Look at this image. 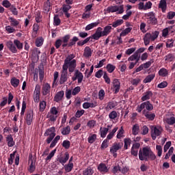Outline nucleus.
Listing matches in <instances>:
<instances>
[{
    "label": "nucleus",
    "instance_id": "8fccbe9b",
    "mask_svg": "<svg viewBox=\"0 0 175 175\" xmlns=\"http://www.w3.org/2000/svg\"><path fill=\"white\" fill-rule=\"evenodd\" d=\"M79 41V38L74 36L68 44V47H72V46H75L76 42Z\"/></svg>",
    "mask_w": 175,
    "mask_h": 175
},
{
    "label": "nucleus",
    "instance_id": "473e14b6",
    "mask_svg": "<svg viewBox=\"0 0 175 175\" xmlns=\"http://www.w3.org/2000/svg\"><path fill=\"white\" fill-rule=\"evenodd\" d=\"M38 31H39V25L34 24L33 25L32 38H35L38 36Z\"/></svg>",
    "mask_w": 175,
    "mask_h": 175
},
{
    "label": "nucleus",
    "instance_id": "bb28decb",
    "mask_svg": "<svg viewBox=\"0 0 175 175\" xmlns=\"http://www.w3.org/2000/svg\"><path fill=\"white\" fill-rule=\"evenodd\" d=\"M128 61H135V63L137 64V62L140 61V56L137 53H135L133 55H132L128 58Z\"/></svg>",
    "mask_w": 175,
    "mask_h": 175
},
{
    "label": "nucleus",
    "instance_id": "c03bdc74",
    "mask_svg": "<svg viewBox=\"0 0 175 175\" xmlns=\"http://www.w3.org/2000/svg\"><path fill=\"white\" fill-rule=\"evenodd\" d=\"M159 8L162 10V12H165L166 10V0H161Z\"/></svg>",
    "mask_w": 175,
    "mask_h": 175
},
{
    "label": "nucleus",
    "instance_id": "423d86ee",
    "mask_svg": "<svg viewBox=\"0 0 175 175\" xmlns=\"http://www.w3.org/2000/svg\"><path fill=\"white\" fill-rule=\"evenodd\" d=\"M144 109L148 110V111H151V110H153L154 106L150 101H146L138 105L136 110L138 113H142V111L144 110Z\"/></svg>",
    "mask_w": 175,
    "mask_h": 175
},
{
    "label": "nucleus",
    "instance_id": "4be33fe9",
    "mask_svg": "<svg viewBox=\"0 0 175 175\" xmlns=\"http://www.w3.org/2000/svg\"><path fill=\"white\" fill-rule=\"evenodd\" d=\"M69 160V153L66 152L64 154V157H60L57 159L58 162H59V163H62V165H65V163H66V162H68V161Z\"/></svg>",
    "mask_w": 175,
    "mask_h": 175
},
{
    "label": "nucleus",
    "instance_id": "f3484780",
    "mask_svg": "<svg viewBox=\"0 0 175 175\" xmlns=\"http://www.w3.org/2000/svg\"><path fill=\"white\" fill-rule=\"evenodd\" d=\"M153 95L154 94L152 93V91L148 90L143 94L142 97L141 98V100H142V102L149 100V99H151V98H152Z\"/></svg>",
    "mask_w": 175,
    "mask_h": 175
},
{
    "label": "nucleus",
    "instance_id": "4d7b16f0",
    "mask_svg": "<svg viewBox=\"0 0 175 175\" xmlns=\"http://www.w3.org/2000/svg\"><path fill=\"white\" fill-rule=\"evenodd\" d=\"M53 24L54 25L58 26L61 24V19H59V16L58 15H55L53 18Z\"/></svg>",
    "mask_w": 175,
    "mask_h": 175
},
{
    "label": "nucleus",
    "instance_id": "6ab92c4d",
    "mask_svg": "<svg viewBox=\"0 0 175 175\" xmlns=\"http://www.w3.org/2000/svg\"><path fill=\"white\" fill-rule=\"evenodd\" d=\"M98 172H100V173H101L102 174H105L106 173H107V172H109V168L107 167V166L106 165V164L101 163L98 165L97 167Z\"/></svg>",
    "mask_w": 175,
    "mask_h": 175
},
{
    "label": "nucleus",
    "instance_id": "a211bd4d",
    "mask_svg": "<svg viewBox=\"0 0 175 175\" xmlns=\"http://www.w3.org/2000/svg\"><path fill=\"white\" fill-rule=\"evenodd\" d=\"M29 163H30L29 172V173H33V172H35V170L36 169V163L32 159V155H29Z\"/></svg>",
    "mask_w": 175,
    "mask_h": 175
},
{
    "label": "nucleus",
    "instance_id": "2f4dec72",
    "mask_svg": "<svg viewBox=\"0 0 175 175\" xmlns=\"http://www.w3.org/2000/svg\"><path fill=\"white\" fill-rule=\"evenodd\" d=\"M6 142L8 147H13V146H14V141L13 140V137H12V135H8L6 137Z\"/></svg>",
    "mask_w": 175,
    "mask_h": 175
},
{
    "label": "nucleus",
    "instance_id": "7c9ffc66",
    "mask_svg": "<svg viewBox=\"0 0 175 175\" xmlns=\"http://www.w3.org/2000/svg\"><path fill=\"white\" fill-rule=\"evenodd\" d=\"M155 79V74H150L148 75L143 81V82L145 84H147V83H151Z\"/></svg>",
    "mask_w": 175,
    "mask_h": 175
},
{
    "label": "nucleus",
    "instance_id": "3c124183",
    "mask_svg": "<svg viewBox=\"0 0 175 175\" xmlns=\"http://www.w3.org/2000/svg\"><path fill=\"white\" fill-rule=\"evenodd\" d=\"M1 5L4 8H6V9H9V8H10L13 5H12V3H10V1H9L8 0H3L1 3Z\"/></svg>",
    "mask_w": 175,
    "mask_h": 175
},
{
    "label": "nucleus",
    "instance_id": "680f3d73",
    "mask_svg": "<svg viewBox=\"0 0 175 175\" xmlns=\"http://www.w3.org/2000/svg\"><path fill=\"white\" fill-rule=\"evenodd\" d=\"M116 106H117V103L109 102L107 106V109L111 110V109H114V107Z\"/></svg>",
    "mask_w": 175,
    "mask_h": 175
},
{
    "label": "nucleus",
    "instance_id": "7ed1b4c3",
    "mask_svg": "<svg viewBox=\"0 0 175 175\" xmlns=\"http://www.w3.org/2000/svg\"><path fill=\"white\" fill-rule=\"evenodd\" d=\"M159 36V32L154 31L152 33H146L144 37V43L145 46H148L150 42H154Z\"/></svg>",
    "mask_w": 175,
    "mask_h": 175
},
{
    "label": "nucleus",
    "instance_id": "f257e3e1",
    "mask_svg": "<svg viewBox=\"0 0 175 175\" xmlns=\"http://www.w3.org/2000/svg\"><path fill=\"white\" fill-rule=\"evenodd\" d=\"M76 57L75 54L68 55L64 60L62 66L61 75L59 79V84H64L68 81V69L70 73H73L77 66V62L74 58Z\"/></svg>",
    "mask_w": 175,
    "mask_h": 175
},
{
    "label": "nucleus",
    "instance_id": "cd10ccee",
    "mask_svg": "<svg viewBox=\"0 0 175 175\" xmlns=\"http://www.w3.org/2000/svg\"><path fill=\"white\" fill-rule=\"evenodd\" d=\"M140 132V126L139 124H135L132 127V135L134 136H136L139 135V133Z\"/></svg>",
    "mask_w": 175,
    "mask_h": 175
},
{
    "label": "nucleus",
    "instance_id": "6e6d98bb",
    "mask_svg": "<svg viewBox=\"0 0 175 175\" xmlns=\"http://www.w3.org/2000/svg\"><path fill=\"white\" fill-rule=\"evenodd\" d=\"M88 72V69H86L85 72V76L87 79H90V77H91V75H92L93 72H94V66H92L90 68V70L88 73H87Z\"/></svg>",
    "mask_w": 175,
    "mask_h": 175
},
{
    "label": "nucleus",
    "instance_id": "a878e982",
    "mask_svg": "<svg viewBox=\"0 0 175 175\" xmlns=\"http://www.w3.org/2000/svg\"><path fill=\"white\" fill-rule=\"evenodd\" d=\"M118 131V127L116 126L114 127V129L109 132V133L107 135V139H105V140H107L109 142V140H111V139H113V137H114V135L116 134V132H117Z\"/></svg>",
    "mask_w": 175,
    "mask_h": 175
},
{
    "label": "nucleus",
    "instance_id": "6e6552de",
    "mask_svg": "<svg viewBox=\"0 0 175 175\" xmlns=\"http://www.w3.org/2000/svg\"><path fill=\"white\" fill-rule=\"evenodd\" d=\"M124 146L122 142H115L113 144L112 146L110 148V152L113 154L114 158H117V151L121 150Z\"/></svg>",
    "mask_w": 175,
    "mask_h": 175
},
{
    "label": "nucleus",
    "instance_id": "13d9d810",
    "mask_svg": "<svg viewBox=\"0 0 175 175\" xmlns=\"http://www.w3.org/2000/svg\"><path fill=\"white\" fill-rule=\"evenodd\" d=\"M80 91H81V88H80V86H77L72 90V95H73V96H75V95H77V94H79Z\"/></svg>",
    "mask_w": 175,
    "mask_h": 175
},
{
    "label": "nucleus",
    "instance_id": "e2e57ef3",
    "mask_svg": "<svg viewBox=\"0 0 175 175\" xmlns=\"http://www.w3.org/2000/svg\"><path fill=\"white\" fill-rule=\"evenodd\" d=\"M43 38H37L36 40V46H37V47H40V46L43 45Z\"/></svg>",
    "mask_w": 175,
    "mask_h": 175
},
{
    "label": "nucleus",
    "instance_id": "c756f323",
    "mask_svg": "<svg viewBox=\"0 0 175 175\" xmlns=\"http://www.w3.org/2000/svg\"><path fill=\"white\" fill-rule=\"evenodd\" d=\"M10 83L12 87H14V88H17V87H18V85L20 84V79L14 77L11 79Z\"/></svg>",
    "mask_w": 175,
    "mask_h": 175
},
{
    "label": "nucleus",
    "instance_id": "dca6fc26",
    "mask_svg": "<svg viewBox=\"0 0 175 175\" xmlns=\"http://www.w3.org/2000/svg\"><path fill=\"white\" fill-rule=\"evenodd\" d=\"M6 46L10 51L13 53V54H16L17 53V48L16 47L14 42H13L12 40L7 41Z\"/></svg>",
    "mask_w": 175,
    "mask_h": 175
},
{
    "label": "nucleus",
    "instance_id": "f704fd0d",
    "mask_svg": "<svg viewBox=\"0 0 175 175\" xmlns=\"http://www.w3.org/2000/svg\"><path fill=\"white\" fill-rule=\"evenodd\" d=\"M111 26L110 25H107L106 27H104L103 30V33L104 36H107V35H109V33H110V32H111Z\"/></svg>",
    "mask_w": 175,
    "mask_h": 175
},
{
    "label": "nucleus",
    "instance_id": "0e129e2a",
    "mask_svg": "<svg viewBox=\"0 0 175 175\" xmlns=\"http://www.w3.org/2000/svg\"><path fill=\"white\" fill-rule=\"evenodd\" d=\"M148 131H149L148 127L147 126H144L141 129V133L143 135H147V133H148Z\"/></svg>",
    "mask_w": 175,
    "mask_h": 175
},
{
    "label": "nucleus",
    "instance_id": "393cba45",
    "mask_svg": "<svg viewBox=\"0 0 175 175\" xmlns=\"http://www.w3.org/2000/svg\"><path fill=\"white\" fill-rule=\"evenodd\" d=\"M83 55L85 58H90L92 55V49L90 46L85 47Z\"/></svg>",
    "mask_w": 175,
    "mask_h": 175
},
{
    "label": "nucleus",
    "instance_id": "39448f33",
    "mask_svg": "<svg viewBox=\"0 0 175 175\" xmlns=\"http://www.w3.org/2000/svg\"><path fill=\"white\" fill-rule=\"evenodd\" d=\"M55 135V127L53 126L46 130L44 136H49L46 140L47 144H50L53 142Z\"/></svg>",
    "mask_w": 175,
    "mask_h": 175
},
{
    "label": "nucleus",
    "instance_id": "a19ab883",
    "mask_svg": "<svg viewBox=\"0 0 175 175\" xmlns=\"http://www.w3.org/2000/svg\"><path fill=\"white\" fill-rule=\"evenodd\" d=\"M132 29H133L132 27L126 28L124 30H123L120 33V36H126V35H128V33H129L131 32V31H132Z\"/></svg>",
    "mask_w": 175,
    "mask_h": 175
},
{
    "label": "nucleus",
    "instance_id": "412c9836",
    "mask_svg": "<svg viewBox=\"0 0 175 175\" xmlns=\"http://www.w3.org/2000/svg\"><path fill=\"white\" fill-rule=\"evenodd\" d=\"M8 21H10V25L14 28H18L20 26V20H17L14 17H9Z\"/></svg>",
    "mask_w": 175,
    "mask_h": 175
},
{
    "label": "nucleus",
    "instance_id": "603ef678",
    "mask_svg": "<svg viewBox=\"0 0 175 175\" xmlns=\"http://www.w3.org/2000/svg\"><path fill=\"white\" fill-rule=\"evenodd\" d=\"M124 129L122 126L118 130V134L116 135L117 139H122V137H124Z\"/></svg>",
    "mask_w": 175,
    "mask_h": 175
},
{
    "label": "nucleus",
    "instance_id": "864d4df0",
    "mask_svg": "<svg viewBox=\"0 0 175 175\" xmlns=\"http://www.w3.org/2000/svg\"><path fill=\"white\" fill-rule=\"evenodd\" d=\"M64 169L67 173L72 172V169H73V163H68V165H65Z\"/></svg>",
    "mask_w": 175,
    "mask_h": 175
},
{
    "label": "nucleus",
    "instance_id": "774afa93",
    "mask_svg": "<svg viewBox=\"0 0 175 175\" xmlns=\"http://www.w3.org/2000/svg\"><path fill=\"white\" fill-rule=\"evenodd\" d=\"M62 146L64 148H66V150H68V148H69L70 147V142L68 141V140H64L62 143Z\"/></svg>",
    "mask_w": 175,
    "mask_h": 175
},
{
    "label": "nucleus",
    "instance_id": "052dcab7",
    "mask_svg": "<svg viewBox=\"0 0 175 175\" xmlns=\"http://www.w3.org/2000/svg\"><path fill=\"white\" fill-rule=\"evenodd\" d=\"M91 40V37L86 38L83 41H79L77 42V46H84L86 43H88V41Z\"/></svg>",
    "mask_w": 175,
    "mask_h": 175
},
{
    "label": "nucleus",
    "instance_id": "72a5a7b5",
    "mask_svg": "<svg viewBox=\"0 0 175 175\" xmlns=\"http://www.w3.org/2000/svg\"><path fill=\"white\" fill-rule=\"evenodd\" d=\"M167 75H169V71L165 68H161L159 71V76H161L162 77H166Z\"/></svg>",
    "mask_w": 175,
    "mask_h": 175
},
{
    "label": "nucleus",
    "instance_id": "c85d7f7f",
    "mask_svg": "<svg viewBox=\"0 0 175 175\" xmlns=\"http://www.w3.org/2000/svg\"><path fill=\"white\" fill-rule=\"evenodd\" d=\"M109 128H110V125L107 126V128H102L100 129V137L105 138L106 137V135H107L109 132Z\"/></svg>",
    "mask_w": 175,
    "mask_h": 175
},
{
    "label": "nucleus",
    "instance_id": "b1692460",
    "mask_svg": "<svg viewBox=\"0 0 175 175\" xmlns=\"http://www.w3.org/2000/svg\"><path fill=\"white\" fill-rule=\"evenodd\" d=\"M64 95H65V92L63 90L57 92L54 97L55 102H61V100L64 99Z\"/></svg>",
    "mask_w": 175,
    "mask_h": 175
},
{
    "label": "nucleus",
    "instance_id": "c9c22d12",
    "mask_svg": "<svg viewBox=\"0 0 175 175\" xmlns=\"http://www.w3.org/2000/svg\"><path fill=\"white\" fill-rule=\"evenodd\" d=\"M5 31L7 33H16V29L12 25L5 27Z\"/></svg>",
    "mask_w": 175,
    "mask_h": 175
},
{
    "label": "nucleus",
    "instance_id": "0eeeda50",
    "mask_svg": "<svg viewBox=\"0 0 175 175\" xmlns=\"http://www.w3.org/2000/svg\"><path fill=\"white\" fill-rule=\"evenodd\" d=\"M148 25H157L158 20L155 17L154 12H148L145 16Z\"/></svg>",
    "mask_w": 175,
    "mask_h": 175
},
{
    "label": "nucleus",
    "instance_id": "a18cd8bd",
    "mask_svg": "<svg viewBox=\"0 0 175 175\" xmlns=\"http://www.w3.org/2000/svg\"><path fill=\"white\" fill-rule=\"evenodd\" d=\"M95 140H96V134H90L88 138V143L92 144V143L95 142Z\"/></svg>",
    "mask_w": 175,
    "mask_h": 175
},
{
    "label": "nucleus",
    "instance_id": "338daca9",
    "mask_svg": "<svg viewBox=\"0 0 175 175\" xmlns=\"http://www.w3.org/2000/svg\"><path fill=\"white\" fill-rule=\"evenodd\" d=\"M46 109V101L42 100L40 103V111H44Z\"/></svg>",
    "mask_w": 175,
    "mask_h": 175
},
{
    "label": "nucleus",
    "instance_id": "bf43d9fd",
    "mask_svg": "<svg viewBox=\"0 0 175 175\" xmlns=\"http://www.w3.org/2000/svg\"><path fill=\"white\" fill-rule=\"evenodd\" d=\"M95 125H96V121L92 120H90L89 122H88L87 123V126H88L89 128H90L91 129H92V128L95 127Z\"/></svg>",
    "mask_w": 175,
    "mask_h": 175
},
{
    "label": "nucleus",
    "instance_id": "1a4fd4ad",
    "mask_svg": "<svg viewBox=\"0 0 175 175\" xmlns=\"http://www.w3.org/2000/svg\"><path fill=\"white\" fill-rule=\"evenodd\" d=\"M107 11L109 13H116V12H118V14H122V12H124V5L120 6H110L107 8Z\"/></svg>",
    "mask_w": 175,
    "mask_h": 175
},
{
    "label": "nucleus",
    "instance_id": "69168bd1",
    "mask_svg": "<svg viewBox=\"0 0 175 175\" xmlns=\"http://www.w3.org/2000/svg\"><path fill=\"white\" fill-rule=\"evenodd\" d=\"M158 157H162V146L161 145L156 146Z\"/></svg>",
    "mask_w": 175,
    "mask_h": 175
},
{
    "label": "nucleus",
    "instance_id": "9d476101",
    "mask_svg": "<svg viewBox=\"0 0 175 175\" xmlns=\"http://www.w3.org/2000/svg\"><path fill=\"white\" fill-rule=\"evenodd\" d=\"M25 120L27 125H31L33 121V110L29 109L26 112Z\"/></svg>",
    "mask_w": 175,
    "mask_h": 175
},
{
    "label": "nucleus",
    "instance_id": "2eb2a0df",
    "mask_svg": "<svg viewBox=\"0 0 175 175\" xmlns=\"http://www.w3.org/2000/svg\"><path fill=\"white\" fill-rule=\"evenodd\" d=\"M105 36L103 34V29L102 27H98L96 30L94 34H93L92 38L95 40H98L100 38Z\"/></svg>",
    "mask_w": 175,
    "mask_h": 175
},
{
    "label": "nucleus",
    "instance_id": "5701e85b",
    "mask_svg": "<svg viewBox=\"0 0 175 175\" xmlns=\"http://www.w3.org/2000/svg\"><path fill=\"white\" fill-rule=\"evenodd\" d=\"M75 76L77 77L78 84H81V83L83 81V79H84V75H83V73L79 70H76L75 71Z\"/></svg>",
    "mask_w": 175,
    "mask_h": 175
},
{
    "label": "nucleus",
    "instance_id": "f03ea898",
    "mask_svg": "<svg viewBox=\"0 0 175 175\" xmlns=\"http://www.w3.org/2000/svg\"><path fill=\"white\" fill-rule=\"evenodd\" d=\"M138 155L140 161H145L146 162L157 159V155L152 152L151 148L148 146L144 147L142 150H140Z\"/></svg>",
    "mask_w": 175,
    "mask_h": 175
},
{
    "label": "nucleus",
    "instance_id": "49530a36",
    "mask_svg": "<svg viewBox=\"0 0 175 175\" xmlns=\"http://www.w3.org/2000/svg\"><path fill=\"white\" fill-rule=\"evenodd\" d=\"M83 175H92L94 174V170L91 168V167H88L85 170H83Z\"/></svg>",
    "mask_w": 175,
    "mask_h": 175
},
{
    "label": "nucleus",
    "instance_id": "79ce46f5",
    "mask_svg": "<svg viewBox=\"0 0 175 175\" xmlns=\"http://www.w3.org/2000/svg\"><path fill=\"white\" fill-rule=\"evenodd\" d=\"M106 69L109 73H113L116 70V66L111 64H109L107 65Z\"/></svg>",
    "mask_w": 175,
    "mask_h": 175
},
{
    "label": "nucleus",
    "instance_id": "4468645a",
    "mask_svg": "<svg viewBox=\"0 0 175 175\" xmlns=\"http://www.w3.org/2000/svg\"><path fill=\"white\" fill-rule=\"evenodd\" d=\"M50 91H51V85L49 83H44L42 84V95H50Z\"/></svg>",
    "mask_w": 175,
    "mask_h": 175
},
{
    "label": "nucleus",
    "instance_id": "9b49d317",
    "mask_svg": "<svg viewBox=\"0 0 175 175\" xmlns=\"http://www.w3.org/2000/svg\"><path fill=\"white\" fill-rule=\"evenodd\" d=\"M139 10H148L152 8V3L151 1H148L145 3L144 2H139L137 5Z\"/></svg>",
    "mask_w": 175,
    "mask_h": 175
},
{
    "label": "nucleus",
    "instance_id": "de8ad7c7",
    "mask_svg": "<svg viewBox=\"0 0 175 175\" xmlns=\"http://www.w3.org/2000/svg\"><path fill=\"white\" fill-rule=\"evenodd\" d=\"M62 135H66L70 133V126H67L62 129Z\"/></svg>",
    "mask_w": 175,
    "mask_h": 175
},
{
    "label": "nucleus",
    "instance_id": "58836bf2",
    "mask_svg": "<svg viewBox=\"0 0 175 175\" xmlns=\"http://www.w3.org/2000/svg\"><path fill=\"white\" fill-rule=\"evenodd\" d=\"M165 122L168 124V125H174L175 124V118L174 117H170L164 119Z\"/></svg>",
    "mask_w": 175,
    "mask_h": 175
},
{
    "label": "nucleus",
    "instance_id": "ddd939ff",
    "mask_svg": "<svg viewBox=\"0 0 175 175\" xmlns=\"http://www.w3.org/2000/svg\"><path fill=\"white\" fill-rule=\"evenodd\" d=\"M114 94H118L121 88V82L118 79H114L112 81Z\"/></svg>",
    "mask_w": 175,
    "mask_h": 175
},
{
    "label": "nucleus",
    "instance_id": "37998d69",
    "mask_svg": "<svg viewBox=\"0 0 175 175\" xmlns=\"http://www.w3.org/2000/svg\"><path fill=\"white\" fill-rule=\"evenodd\" d=\"M61 139V136L57 135L54 139L52 141L51 145H50V148H53V147H55L57 143H58V140Z\"/></svg>",
    "mask_w": 175,
    "mask_h": 175
},
{
    "label": "nucleus",
    "instance_id": "5fc2aeb1",
    "mask_svg": "<svg viewBox=\"0 0 175 175\" xmlns=\"http://www.w3.org/2000/svg\"><path fill=\"white\" fill-rule=\"evenodd\" d=\"M47 118H49L50 121H56L57 118L58 117L57 115H54L53 113H51L50 112L48 113L47 116H46Z\"/></svg>",
    "mask_w": 175,
    "mask_h": 175
},
{
    "label": "nucleus",
    "instance_id": "ea45409f",
    "mask_svg": "<svg viewBox=\"0 0 175 175\" xmlns=\"http://www.w3.org/2000/svg\"><path fill=\"white\" fill-rule=\"evenodd\" d=\"M14 44H15V46H16V49H18V50H23V42H20V40H14Z\"/></svg>",
    "mask_w": 175,
    "mask_h": 175
},
{
    "label": "nucleus",
    "instance_id": "f8f14e48",
    "mask_svg": "<svg viewBox=\"0 0 175 175\" xmlns=\"http://www.w3.org/2000/svg\"><path fill=\"white\" fill-rule=\"evenodd\" d=\"M34 102L36 103H39L40 100V85H36L34 90V96H33Z\"/></svg>",
    "mask_w": 175,
    "mask_h": 175
},
{
    "label": "nucleus",
    "instance_id": "20e7f679",
    "mask_svg": "<svg viewBox=\"0 0 175 175\" xmlns=\"http://www.w3.org/2000/svg\"><path fill=\"white\" fill-rule=\"evenodd\" d=\"M163 131L162 127L159 126H150V136L152 140H155L158 136H161Z\"/></svg>",
    "mask_w": 175,
    "mask_h": 175
},
{
    "label": "nucleus",
    "instance_id": "aec40b11",
    "mask_svg": "<svg viewBox=\"0 0 175 175\" xmlns=\"http://www.w3.org/2000/svg\"><path fill=\"white\" fill-rule=\"evenodd\" d=\"M142 114L149 120V121H154V118H155V113H152L150 111H147L146 109H144L142 111Z\"/></svg>",
    "mask_w": 175,
    "mask_h": 175
},
{
    "label": "nucleus",
    "instance_id": "4c0bfd02",
    "mask_svg": "<svg viewBox=\"0 0 175 175\" xmlns=\"http://www.w3.org/2000/svg\"><path fill=\"white\" fill-rule=\"evenodd\" d=\"M122 24H124V20L118 19L112 23V27L113 28H117V27H120V25H122Z\"/></svg>",
    "mask_w": 175,
    "mask_h": 175
},
{
    "label": "nucleus",
    "instance_id": "e433bc0d",
    "mask_svg": "<svg viewBox=\"0 0 175 175\" xmlns=\"http://www.w3.org/2000/svg\"><path fill=\"white\" fill-rule=\"evenodd\" d=\"M98 25H99V23L98 22L92 23L85 27V31H90V29H92V28H95V27H98Z\"/></svg>",
    "mask_w": 175,
    "mask_h": 175
},
{
    "label": "nucleus",
    "instance_id": "09e8293b",
    "mask_svg": "<svg viewBox=\"0 0 175 175\" xmlns=\"http://www.w3.org/2000/svg\"><path fill=\"white\" fill-rule=\"evenodd\" d=\"M124 150H128V147H129V146H131V144L132 143V140L131 139V138H125L124 139Z\"/></svg>",
    "mask_w": 175,
    "mask_h": 175
}]
</instances>
